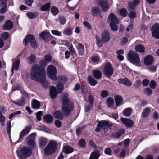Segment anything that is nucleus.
Masks as SVG:
<instances>
[{"mask_svg":"<svg viewBox=\"0 0 159 159\" xmlns=\"http://www.w3.org/2000/svg\"><path fill=\"white\" fill-rule=\"evenodd\" d=\"M32 80L41 84L44 87H47L48 82L45 80L46 75L44 69L41 68L38 64H34L32 66L30 72Z\"/></svg>","mask_w":159,"mask_h":159,"instance_id":"obj_1","label":"nucleus"},{"mask_svg":"<svg viewBox=\"0 0 159 159\" xmlns=\"http://www.w3.org/2000/svg\"><path fill=\"white\" fill-rule=\"evenodd\" d=\"M68 96V94L66 93L63 94L62 109L66 116L69 115L74 108L73 103L69 100Z\"/></svg>","mask_w":159,"mask_h":159,"instance_id":"obj_2","label":"nucleus"},{"mask_svg":"<svg viewBox=\"0 0 159 159\" xmlns=\"http://www.w3.org/2000/svg\"><path fill=\"white\" fill-rule=\"evenodd\" d=\"M112 125V123L107 121H101L99 122L97 124L95 131L97 132H101L106 134L107 131L111 129L110 127Z\"/></svg>","mask_w":159,"mask_h":159,"instance_id":"obj_3","label":"nucleus"},{"mask_svg":"<svg viewBox=\"0 0 159 159\" xmlns=\"http://www.w3.org/2000/svg\"><path fill=\"white\" fill-rule=\"evenodd\" d=\"M32 152L31 149L27 147H23L17 152L19 159H26L31 155Z\"/></svg>","mask_w":159,"mask_h":159,"instance_id":"obj_4","label":"nucleus"},{"mask_svg":"<svg viewBox=\"0 0 159 159\" xmlns=\"http://www.w3.org/2000/svg\"><path fill=\"white\" fill-rule=\"evenodd\" d=\"M128 59L131 63L136 65H139L140 64L139 57L138 54L134 51L129 52Z\"/></svg>","mask_w":159,"mask_h":159,"instance_id":"obj_5","label":"nucleus"},{"mask_svg":"<svg viewBox=\"0 0 159 159\" xmlns=\"http://www.w3.org/2000/svg\"><path fill=\"white\" fill-rule=\"evenodd\" d=\"M57 143L53 141H51L48 145L44 149V153L46 155H49L52 153L56 150Z\"/></svg>","mask_w":159,"mask_h":159,"instance_id":"obj_6","label":"nucleus"},{"mask_svg":"<svg viewBox=\"0 0 159 159\" xmlns=\"http://www.w3.org/2000/svg\"><path fill=\"white\" fill-rule=\"evenodd\" d=\"M47 73L48 77L52 80H57V70L56 68L53 65H49L48 66L47 69Z\"/></svg>","mask_w":159,"mask_h":159,"instance_id":"obj_7","label":"nucleus"},{"mask_svg":"<svg viewBox=\"0 0 159 159\" xmlns=\"http://www.w3.org/2000/svg\"><path fill=\"white\" fill-rule=\"evenodd\" d=\"M36 134L35 133H32L25 139V141L30 149L34 148L36 145L35 139Z\"/></svg>","mask_w":159,"mask_h":159,"instance_id":"obj_8","label":"nucleus"},{"mask_svg":"<svg viewBox=\"0 0 159 159\" xmlns=\"http://www.w3.org/2000/svg\"><path fill=\"white\" fill-rule=\"evenodd\" d=\"M114 69L112 65L108 62L107 63L103 69V74L105 76L110 78L112 75Z\"/></svg>","mask_w":159,"mask_h":159,"instance_id":"obj_9","label":"nucleus"},{"mask_svg":"<svg viewBox=\"0 0 159 159\" xmlns=\"http://www.w3.org/2000/svg\"><path fill=\"white\" fill-rule=\"evenodd\" d=\"M153 37L159 39V24L157 23L152 26L151 29Z\"/></svg>","mask_w":159,"mask_h":159,"instance_id":"obj_10","label":"nucleus"},{"mask_svg":"<svg viewBox=\"0 0 159 159\" xmlns=\"http://www.w3.org/2000/svg\"><path fill=\"white\" fill-rule=\"evenodd\" d=\"M31 128V126H27L22 130L20 132V137L18 141L20 142L21 141L24 136H26L27 135L30 131Z\"/></svg>","mask_w":159,"mask_h":159,"instance_id":"obj_11","label":"nucleus"},{"mask_svg":"<svg viewBox=\"0 0 159 159\" xmlns=\"http://www.w3.org/2000/svg\"><path fill=\"white\" fill-rule=\"evenodd\" d=\"M108 22L109 24L117 23L119 24V21L116 15L113 13L109 14L108 17Z\"/></svg>","mask_w":159,"mask_h":159,"instance_id":"obj_12","label":"nucleus"},{"mask_svg":"<svg viewBox=\"0 0 159 159\" xmlns=\"http://www.w3.org/2000/svg\"><path fill=\"white\" fill-rule=\"evenodd\" d=\"M120 120L122 123L127 128H132L134 124V122L131 120L124 118H121Z\"/></svg>","mask_w":159,"mask_h":159,"instance_id":"obj_13","label":"nucleus"},{"mask_svg":"<svg viewBox=\"0 0 159 159\" xmlns=\"http://www.w3.org/2000/svg\"><path fill=\"white\" fill-rule=\"evenodd\" d=\"M99 5L101 7L103 11H107L109 8V5L106 0H100L99 1Z\"/></svg>","mask_w":159,"mask_h":159,"instance_id":"obj_14","label":"nucleus"},{"mask_svg":"<svg viewBox=\"0 0 159 159\" xmlns=\"http://www.w3.org/2000/svg\"><path fill=\"white\" fill-rule=\"evenodd\" d=\"M102 39L103 42L105 43L109 41L110 39L109 33L106 30H104L102 34Z\"/></svg>","mask_w":159,"mask_h":159,"instance_id":"obj_15","label":"nucleus"},{"mask_svg":"<svg viewBox=\"0 0 159 159\" xmlns=\"http://www.w3.org/2000/svg\"><path fill=\"white\" fill-rule=\"evenodd\" d=\"M39 37L42 39L47 41L48 39L49 38L51 35L49 32L46 31L42 32L41 33L39 34Z\"/></svg>","mask_w":159,"mask_h":159,"instance_id":"obj_16","label":"nucleus"},{"mask_svg":"<svg viewBox=\"0 0 159 159\" xmlns=\"http://www.w3.org/2000/svg\"><path fill=\"white\" fill-rule=\"evenodd\" d=\"M117 81L119 83L126 86H129L132 85L131 82L127 78L119 79Z\"/></svg>","mask_w":159,"mask_h":159,"instance_id":"obj_17","label":"nucleus"},{"mask_svg":"<svg viewBox=\"0 0 159 159\" xmlns=\"http://www.w3.org/2000/svg\"><path fill=\"white\" fill-rule=\"evenodd\" d=\"M144 63L147 65H150L153 63V57L150 55H148L144 58Z\"/></svg>","mask_w":159,"mask_h":159,"instance_id":"obj_18","label":"nucleus"},{"mask_svg":"<svg viewBox=\"0 0 159 159\" xmlns=\"http://www.w3.org/2000/svg\"><path fill=\"white\" fill-rule=\"evenodd\" d=\"M13 27V24L10 20L6 21L3 26V29L5 30H10Z\"/></svg>","mask_w":159,"mask_h":159,"instance_id":"obj_19","label":"nucleus"},{"mask_svg":"<svg viewBox=\"0 0 159 159\" xmlns=\"http://www.w3.org/2000/svg\"><path fill=\"white\" fill-rule=\"evenodd\" d=\"M114 99L116 106H118L123 104V99L121 96L116 95L114 97Z\"/></svg>","mask_w":159,"mask_h":159,"instance_id":"obj_20","label":"nucleus"},{"mask_svg":"<svg viewBox=\"0 0 159 159\" xmlns=\"http://www.w3.org/2000/svg\"><path fill=\"white\" fill-rule=\"evenodd\" d=\"M53 115L57 119L62 120L63 118V113L60 111H56L53 113Z\"/></svg>","mask_w":159,"mask_h":159,"instance_id":"obj_21","label":"nucleus"},{"mask_svg":"<svg viewBox=\"0 0 159 159\" xmlns=\"http://www.w3.org/2000/svg\"><path fill=\"white\" fill-rule=\"evenodd\" d=\"M33 38H34V37L31 34H29L26 36L24 40L23 43L25 45H27L30 42H32L33 41Z\"/></svg>","mask_w":159,"mask_h":159,"instance_id":"obj_22","label":"nucleus"},{"mask_svg":"<svg viewBox=\"0 0 159 159\" xmlns=\"http://www.w3.org/2000/svg\"><path fill=\"white\" fill-rule=\"evenodd\" d=\"M100 152L99 151H95L91 154L89 159H98L100 156Z\"/></svg>","mask_w":159,"mask_h":159,"instance_id":"obj_23","label":"nucleus"},{"mask_svg":"<svg viewBox=\"0 0 159 159\" xmlns=\"http://www.w3.org/2000/svg\"><path fill=\"white\" fill-rule=\"evenodd\" d=\"M57 93L56 88L54 86H51L50 88V95L51 98H55L57 95Z\"/></svg>","mask_w":159,"mask_h":159,"instance_id":"obj_24","label":"nucleus"},{"mask_svg":"<svg viewBox=\"0 0 159 159\" xmlns=\"http://www.w3.org/2000/svg\"><path fill=\"white\" fill-rule=\"evenodd\" d=\"M43 118L44 120L47 123H51L53 120L52 116L50 114L46 115Z\"/></svg>","mask_w":159,"mask_h":159,"instance_id":"obj_25","label":"nucleus"},{"mask_svg":"<svg viewBox=\"0 0 159 159\" xmlns=\"http://www.w3.org/2000/svg\"><path fill=\"white\" fill-rule=\"evenodd\" d=\"M63 152L66 154L72 153L73 151V149L70 146L68 145L64 146L63 148Z\"/></svg>","mask_w":159,"mask_h":159,"instance_id":"obj_26","label":"nucleus"},{"mask_svg":"<svg viewBox=\"0 0 159 159\" xmlns=\"http://www.w3.org/2000/svg\"><path fill=\"white\" fill-rule=\"evenodd\" d=\"M12 102L15 104L20 106H23L25 104V98L22 97L20 100H18L16 101H12Z\"/></svg>","mask_w":159,"mask_h":159,"instance_id":"obj_27","label":"nucleus"},{"mask_svg":"<svg viewBox=\"0 0 159 159\" xmlns=\"http://www.w3.org/2000/svg\"><path fill=\"white\" fill-rule=\"evenodd\" d=\"M31 105L33 108L38 109L40 106V103L38 101L34 99L33 100Z\"/></svg>","mask_w":159,"mask_h":159,"instance_id":"obj_28","label":"nucleus"},{"mask_svg":"<svg viewBox=\"0 0 159 159\" xmlns=\"http://www.w3.org/2000/svg\"><path fill=\"white\" fill-rule=\"evenodd\" d=\"M93 77L96 79H99L102 76V73L101 71L97 70H95L93 72Z\"/></svg>","mask_w":159,"mask_h":159,"instance_id":"obj_29","label":"nucleus"},{"mask_svg":"<svg viewBox=\"0 0 159 159\" xmlns=\"http://www.w3.org/2000/svg\"><path fill=\"white\" fill-rule=\"evenodd\" d=\"M77 49L79 55H82L83 54L84 52V45L82 43L78 44Z\"/></svg>","mask_w":159,"mask_h":159,"instance_id":"obj_30","label":"nucleus"},{"mask_svg":"<svg viewBox=\"0 0 159 159\" xmlns=\"http://www.w3.org/2000/svg\"><path fill=\"white\" fill-rule=\"evenodd\" d=\"M151 111V109L147 107L144 109L142 113V116L143 118H146L148 116Z\"/></svg>","mask_w":159,"mask_h":159,"instance_id":"obj_31","label":"nucleus"},{"mask_svg":"<svg viewBox=\"0 0 159 159\" xmlns=\"http://www.w3.org/2000/svg\"><path fill=\"white\" fill-rule=\"evenodd\" d=\"M135 50L137 52L143 53L145 51V48L144 46L142 45H138L135 47Z\"/></svg>","mask_w":159,"mask_h":159,"instance_id":"obj_32","label":"nucleus"},{"mask_svg":"<svg viewBox=\"0 0 159 159\" xmlns=\"http://www.w3.org/2000/svg\"><path fill=\"white\" fill-rule=\"evenodd\" d=\"M20 63V60L19 59H17L15 62L13 64V67L11 70L13 72V70H18L19 66Z\"/></svg>","mask_w":159,"mask_h":159,"instance_id":"obj_33","label":"nucleus"},{"mask_svg":"<svg viewBox=\"0 0 159 159\" xmlns=\"http://www.w3.org/2000/svg\"><path fill=\"white\" fill-rule=\"evenodd\" d=\"M47 140L46 139L42 138L39 140V145L40 148H43L47 144Z\"/></svg>","mask_w":159,"mask_h":159,"instance_id":"obj_34","label":"nucleus"},{"mask_svg":"<svg viewBox=\"0 0 159 159\" xmlns=\"http://www.w3.org/2000/svg\"><path fill=\"white\" fill-rule=\"evenodd\" d=\"M114 103V101L111 97H109L107 99V104L109 107H112Z\"/></svg>","mask_w":159,"mask_h":159,"instance_id":"obj_35","label":"nucleus"},{"mask_svg":"<svg viewBox=\"0 0 159 159\" xmlns=\"http://www.w3.org/2000/svg\"><path fill=\"white\" fill-rule=\"evenodd\" d=\"M26 15L29 19H33L37 16L38 13L37 12H27Z\"/></svg>","mask_w":159,"mask_h":159,"instance_id":"obj_36","label":"nucleus"},{"mask_svg":"<svg viewBox=\"0 0 159 159\" xmlns=\"http://www.w3.org/2000/svg\"><path fill=\"white\" fill-rule=\"evenodd\" d=\"M63 33L67 36H70L72 34V29L71 28H67L63 31Z\"/></svg>","mask_w":159,"mask_h":159,"instance_id":"obj_37","label":"nucleus"},{"mask_svg":"<svg viewBox=\"0 0 159 159\" xmlns=\"http://www.w3.org/2000/svg\"><path fill=\"white\" fill-rule=\"evenodd\" d=\"M118 13L123 17H125L127 16L128 12L126 9L123 8L120 10Z\"/></svg>","mask_w":159,"mask_h":159,"instance_id":"obj_38","label":"nucleus"},{"mask_svg":"<svg viewBox=\"0 0 159 159\" xmlns=\"http://www.w3.org/2000/svg\"><path fill=\"white\" fill-rule=\"evenodd\" d=\"M88 80L89 84L91 86H95L97 83V81L96 80L90 76H88Z\"/></svg>","mask_w":159,"mask_h":159,"instance_id":"obj_39","label":"nucleus"},{"mask_svg":"<svg viewBox=\"0 0 159 159\" xmlns=\"http://www.w3.org/2000/svg\"><path fill=\"white\" fill-rule=\"evenodd\" d=\"M36 58V56L34 54H32L29 56L27 58V61L28 63L32 64L33 63Z\"/></svg>","mask_w":159,"mask_h":159,"instance_id":"obj_40","label":"nucleus"},{"mask_svg":"<svg viewBox=\"0 0 159 159\" xmlns=\"http://www.w3.org/2000/svg\"><path fill=\"white\" fill-rule=\"evenodd\" d=\"M91 11L92 13L94 15L99 13L100 11L99 8L96 6L93 7L91 8Z\"/></svg>","mask_w":159,"mask_h":159,"instance_id":"obj_41","label":"nucleus"},{"mask_svg":"<svg viewBox=\"0 0 159 159\" xmlns=\"http://www.w3.org/2000/svg\"><path fill=\"white\" fill-rule=\"evenodd\" d=\"M6 121V118L5 116L2 114L0 113V123L1 125L4 127L5 126V121Z\"/></svg>","mask_w":159,"mask_h":159,"instance_id":"obj_42","label":"nucleus"},{"mask_svg":"<svg viewBox=\"0 0 159 159\" xmlns=\"http://www.w3.org/2000/svg\"><path fill=\"white\" fill-rule=\"evenodd\" d=\"M11 128V122L10 121H8L7 122L6 124V129L7 134L9 135V137H10Z\"/></svg>","mask_w":159,"mask_h":159,"instance_id":"obj_43","label":"nucleus"},{"mask_svg":"<svg viewBox=\"0 0 159 159\" xmlns=\"http://www.w3.org/2000/svg\"><path fill=\"white\" fill-rule=\"evenodd\" d=\"M50 6V4L48 3L41 6V9L42 11H46L49 9Z\"/></svg>","mask_w":159,"mask_h":159,"instance_id":"obj_44","label":"nucleus"},{"mask_svg":"<svg viewBox=\"0 0 159 159\" xmlns=\"http://www.w3.org/2000/svg\"><path fill=\"white\" fill-rule=\"evenodd\" d=\"M117 23L109 24L111 30L113 31H116L118 30V27L116 25Z\"/></svg>","mask_w":159,"mask_h":159,"instance_id":"obj_45","label":"nucleus"},{"mask_svg":"<svg viewBox=\"0 0 159 159\" xmlns=\"http://www.w3.org/2000/svg\"><path fill=\"white\" fill-rule=\"evenodd\" d=\"M132 110V109L130 108H126L123 111V114L125 116H129L131 114Z\"/></svg>","mask_w":159,"mask_h":159,"instance_id":"obj_46","label":"nucleus"},{"mask_svg":"<svg viewBox=\"0 0 159 159\" xmlns=\"http://www.w3.org/2000/svg\"><path fill=\"white\" fill-rule=\"evenodd\" d=\"M58 9L54 6H52L51 7V12L54 15H57L58 13Z\"/></svg>","mask_w":159,"mask_h":159,"instance_id":"obj_47","label":"nucleus"},{"mask_svg":"<svg viewBox=\"0 0 159 159\" xmlns=\"http://www.w3.org/2000/svg\"><path fill=\"white\" fill-rule=\"evenodd\" d=\"M57 90L59 93H61L62 91L64 89V86L61 83L58 84L57 86Z\"/></svg>","mask_w":159,"mask_h":159,"instance_id":"obj_48","label":"nucleus"},{"mask_svg":"<svg viewBox=\"0 0 159 159\" xmlns=\"http://www.w3.org/2000/svg\"><path fill=\"white\" fill-rule=\"evenodd\" d=\"M79 145L81 147H85L86 146V143L85 140L83 139H80L79 142Z\"/></svg>","mask_w":159,"mask_h":159,"instance_id":"obj_49","label":"nucleus"},{"mask_svg":"<svg viewBox=\"0 0 159 159\" xmlns=\"http://www.w3.org/2000/svg\"><path fill=\"white\" fill-rule=\"evenodd\" d=\"M109 93L106 90L102 91L100 93V95L102 98H104L107 97Z\"/></svg>","mask_w":159,"mask_h":159,"instance_id":"obj_50","label":"nucleus"},{"mask_svg":"<svg viewBox=\"0 0 159 159\" xmlns=\"http://www.w3.org/2000/svg\"><path fill=\"white\" fill-rule=\"evenodd\" d=\"M144 92L145 94L148 96H150L151 95L152 91L150 88H146L144 90Z\"/></svg>","mask_w":159,"mask_h":159,"instance_id":"obj_51","label":"nucleus"},{"mask_svg":"<svg viewBox=\"0 0 159 159\" xmlns=\"http://www.w3.org/2000/svg\"><path fill=\"white\" fill-rule=\"evenodd\" d=\"M0 13L3 14L5 13L7 11V6H0Z\"/></svg>","mask_w":159,"mask_h":159,"instance_id":"obj_52","label":"nucleus"},{"mask_svg":"<svg viewBox=\"0 0 159 159\" xmlns=\"http://www.w3.org/2000/svg\"><path fill=\"white\" fill-rule=\"evenodd\" d=\"M128 16L130 18L133 19L135 17L136 14L134 11H132L129 12Z\"/></svg>","mask_w":159,"mask_h":159,"instance_id":"obj_53","label":"nucleus"},{"mask_svg":"<svg viewBox=\"0 0 159 159\" xmlns=\"http://www.w3.org/2000/svg\"><path fill=\"white\" fill-rule=\"evenodd\" d=\"M31 47L34 48H37V45L36 40L34 38H33V41L30 43Z\"/></svg>","mask_w":159,"mask_h":159,"instance_id":"obj_54","label":"nucleus"},{"mask_svg":"<svg viewBox=\"0 0 159 159\" xmlns=\"http://www.w3.org/2000/svg\"><path fill=\"white\" fill-rule=\"evenodd\" d=\"M100 60L99 57L97 56H94L92 57L91 61L93 62H98Z\"/></svg>","mask_w":159,"mask_h":159,"instance_id":"obj_55","label":"nucleus"},{"mask_svg":"<svg viewBox=\"0 0 159 159\" xmlns=\"http://www.w3.org/2000/svg\"><path fill=\"white\" fill-rule=\"evenodd\" d=\"M9 36V34L7 32H5L2 33L1 36L4 40H6L8 39Z\"/></svg>","mask_w":159,"mask_h":159,"instance_id":"obj_56","label":"nucleus"},{"mask_svg":"<svg viewBox=\"0 0 159 159\" xmlns=\"http://www.w3.org/2000/svg\"><path fill=\"white\" fill-rule=\"evenodd\" d=\"M52 59L51 56L48 54L44 56V59L46 62H50Z\"/></svg>","mask_w":159,"mask_h":159,"instance_id":"obj_57","label":"nucleus"},{"mask_svg":"<svg viewBox=\"0 0 159 159\" xmlns=\"http://www.w3.org/2000/svg\"><path fill=\"white\" fill-rule=\"evenodd\" d=\"M21 113V112L20 111H16L14 113H12L9 115V118L10 119H11L15 115H17V114H20Z\"/></svg>","mask_w":159,"mask_h":159,"instance_id":"obj_58","label":"nucleus"},{"mask_svg":"<svg viewBox=\"0 0 159 159\" xmlns=\"http://www.w3.org/2000/svg\"><path fill=\"white\" fill-rule=\"evenodd\" d=\"M105 153L106 154L111 155H112V151L109 148H106L104 151Z\"/></svg>","mask_w":159,"mask_h":159,"instance_id":"obj_59","label":"nucleus"},{"mask_svg":"<svg viewBox=\"0 0 159 159\" xmlns=\"http://www.w3.org/2000/svg\"><path fill=\"white\" fill-rule=\"evenodd\" d=\"M83 24L85 27L87 28L88 30L91 29V26L88 22L84 21L83 22Z\"/></svg>","mask_w":159,"mask_h":159,"instance_id":"obj_60","label":"nucleus"},{"mask_svg":"<svg viewBox=\"0 0 159 159\" xmlns=\"http://www.w3.org/2000/svg\"><path fill=\"white\" fill-rule=\"evenodd\" d=\"M42 115V111H40L37 113L36 115V118L39 121H40L41 120Z\"/></svg>","mask_w":159,"mask_h":159,"instance_id":"obj_61","label":"nucleus"},{"mask_svg":"<svg viewBox=\"0 0 159 159\" xmlns=\"http://www.w3.org/2000/svg\"><path fill=\"white\" fill-rule=\"evenodd\" d=\"M156 86V82L155 81H154L153 80H152L150 82V83L149 84V86L152 89H154L155 88Z\"/></svg>","mask_w":159,"mask_h":159,"instance_id":"obj_62","label":"nucleus"},{"mask_svg":"<svg viewBox=\"0 0 159 159\" xmlns=\"http://www.w3.org/2000/svg\"><path fill=\"white\" fill-rule=\"evenodd\" d=\"M55 123L56 126L57 128H60L61 126V122L58 120H57L55 121Z\"/></svg>","mask_w":159,"mask_h":159,"instance_id":"obj_63","label":"nucleus"},{"mask_svg":"<svg viewBox=\"0 0 159 159\" xmlns=\"http://www.w3.org/2000/svg\"><path fill=\"white\" fill-rule=\"evenodd\" d=\"M59 80L62 82L65 83L67 81L68 79L65 76L62 75L60 77Z\"/></svg>","mask_w":159,"mask_h":159,"instance_id":"obj_64","label":"nucleus"}]
</instances>
